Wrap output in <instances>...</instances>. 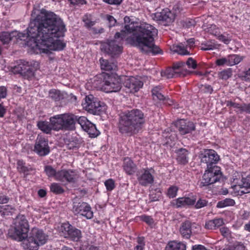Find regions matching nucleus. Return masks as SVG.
<instances>
[{
	"mask_svg": "<svg viewBox=\"0 0 250 250\" xmlns=\"http://www.w3.org/2000/svg\"><path fill=\"white\" fill-rule=\"evenodd\" d=\"M187 45L186 46L188 47H189V48H190L191 47H192L193 45V44H194V39H190L189 40H188L187 41Z\"/></svg>",
	"mask_w": 250,
	"mask_h": 250,
	"instance_id": "obj_61",
	"label": "nucleus"
},
{
	"mask_svg": "<svg viewBox=\"0 0 250 250\" xmlns=\"http://www.w3.org/2000/svg\"><path fill=\"white\" fill-rule=\"evenodd\" d=\"M175 126L182 135L189 133L195 128V125L192 122L184 119L177 121L175 122Z\"/></svg>",
	"mask_w": 250,
	"mask_h": 250,
	"instance_id": "obj_16",
	"label": "nucleus"
},
{
	"mask_svg": "<svg viewBox=\"0 0 250 250\" xmlns=\"http://www.w3.org/2000/svg\"><path fill=\"white\" fill-rule=\"evenodd\" d=\"M208 32L210 34L217 37L220 34V29L215 25H211L208 28Z\"/></svg>",
	"mask_w": 250,
	"mask_h": 250,
	"instance_id": "obj_45",
	"label": "nucleus"
},
{
	"mask_svg": "<svg viewBox=\"0 0 250 250\" xmlns=\"http://www.w3.org/2000/svg\"><path fill=\"white\" fill-rule=\"evenodd\" d=\"M96 98L92 95H89L85 97L84 101L82 103V105L85 110L91 112L92 109H94V104Z\"/></svg>",
	"mask_w": 250,
	"mask_h": 250,
	"instance_id": "obj_22",
	"label": "nucleus"
},
{
	"mask_svg": "<svg viewBox=\"0 0 250 250\" xmlns=\"http://www.w3.org/2000/svg\"><path fill=\"white\" fill-rule=\"evenodd\" d=\"M217 38L219 40L222 42L224 43L228 44L229 43L231 40V37L229 34H219L217 36Z\"/></svg>",
	"mask_w": 250,
	"mask_h": 250,
	"instance_id": "obj_44",
	"label": "nucleus"
},
{
	"mask_svg": "<svg viewBox=\"0 0 250 250\" xmlns=\"http://www.w3.org/2000/svg\"><path fill=\"white\" fill-rule=\"evenodd\" d=\"M171 50L181 55H188L190 54L189 51L188 49V47L186 46L185 47L182 44L173 45L171 47Z\"/></svg>",
	"mask_w": 250,
	"mask_h": 250,
	"instance_id": "obj_31",
	"label": "nucleus"
},
{
	"mask_svg": "<svg viewBox=\"0 0 250 250\" xmlns=\"http://www.w3.org/2000/svg\"><path fill=\"white\" fill-rule=\"evenodd\" d=\"M49 96L52 99L58 101L63 98V95L60 91L56 89H52L49 92Z\"/></svg>",
	"mask_w": 250,
	"mask_h": 250,
	"instance_id": "obj_35",
	"label": "nucleus"
},
{
	"mask_svg": "<svg viewBox=\"0 0 250 250\" xmlns=\"http://www.w3.org/2000/svg\"><path fill=\"white\" fill-rule=\"evenodd\" d=\"M207 203L208 202L206 200L200 199L197 201L195 205V207L197 208H200L207 206Z\"/></svg>",
	"mask_w": 250,
	"mask_h": 250,
	"instance_id": "obj_51",
	"label": "nucleus"
},
{
	"mask_svg": "<svg viewBox=\"0 0 250 250\" xmlns=\"http://www.w3.org/2000/svg\"><path fill=\"white\" fill-rule=\"evenodd\" d=\"M228 56L225 58H222L220 59H218L216 61V63L217 65H228Z\"/></svg>",
	"mask_w": 250,
	"mask_h": 250,
	"instance_id": "obj_50",
	"label": "nucleus"
},
{
	"mask_svg": "<svg viewBox=\"0 0 250 250\" xmlns=\"http://www.w3.org/2000/svg\"><path fill=\"white\" fill-rule=\"evenodd\" d=\"M123 167L125 171L128 175L133 174L137 169L136 165L128 157L124 159Z\"/></svg>",
	"mask_w": 250,
	"mask_h": 250,
	"instance_id": "obj_19",
	"label": "nucleus"
},
{
	"mask_svg": "<svg viewBox=\"0 0 250 250\" xmlns=\"http://www.w3.org/2000/svg\"><path fill=\"white\" fill-rule=\"evenodd\" d=\"M81 236V231L74 228L71 230L69 233V236L67 238L70 239L74 241H78L79 240Z\"/></svg>",
	"mask_w": 250,
	"mask_h": 250,
	"instance_id": "obj_36",
	"label": "nucleus"
},
{
	"mask_svg": "<svg viewBox=\"0 0 250 250\" xmlns=\"http://www.w3.org/2000/svg\"><path fill=\"white\" fill-rule=\"evenodd\" d=\"M219 160V156L217 153L212 149H207L205 151L204 154L202 158V161L207 164V167H213V164L217 163Z\"/></svg>",
	"mask_w": 250,
	"mask_h": 250,
	"instance_id": "obj_17",
	"label": "nucleus"
},
{
	"mask_svg": "<svg viewBox=\"0 0 250 250\" xmlns=\"http://www.w3.org/2000/svg\"><path fill=\"white\" fill-rule=\"evenodd\" d=\"M186 64L188 68L195 69L196 67L197 63L196 61L192 58H189L186 62Z\"/></svg>",
	"mask_w": 250,
	"mask_h": 250,
	"instance_id": "obj_49",
	"label": "nucleus"
},
{
	"mask_svg": "<svg viewBox=\"0 0 250 250\" xmlns=\"http://www.w3.org/2000/svg\"><path fill=\"white\" fill-rule=\"evenodd\" d=\"M234 200L230 198H226L218 202L216 207L218 208H223L229 206H233L235 205Z\"/></svg>",
	"mask_w": 250,
	"mask_h": 250,
	"instance_id": "obj_34",
	"label": "nucleus"
},
{
	"mask_svg": "<svg viewBox=\"0 0 250 250\" xmlns=\"http://www.w3.org/2000/svg\"><path fill=\"white\" fill-rule=\"evenodd\" d=\"M80 146V144L75 141H72L67 145V147L70 149H77Z\"/></svg>",
	"mask_w": 250,
	"mask_h": 250,
	"instance_id": "obj_53",
	"label": "nucleus"
},
{
	"mask_svg": "<svg viewBox=\"0 0 250 250\" xmlns=\"http://www.w3.org/2000/svg\"><path fill=\"white\" fill-rule=\"evenodd\" d=\"M17 168L20 172H24L27 170V168L24 166V163L22 160L18 161Z\"/></svg>",
	"mask_w": 250,
	"mask_h": 250,
	"instance_id": "obj_48",
	"label": "nucleus"
},
{
	"mask_svg": "<svg viewBox=\"0 0 250 250\" xmlns=\"http://www.w3.org/2000/svg\"><path fill=\"white\" fill-rule=\"evenodd\" d=\"M9 199L4 195H0V204H5L8 201Z\"/></svg>",
	"mask_w": 250,
	"mask_h": 250,
	"instance_id": "obj_62",
	"label": "nucleus"
},
{
	"mask_svg": "<svg viewBox=\"0 0 250 250\" xmlns=\"http://www.w3.org/2000/svg\"><path fill=\"white\" fill-rule=\"evenodd\" d=\"M50 190L52 192L56 194L62 193L63 192V189L61 185L58 183H52L50 186Z\"/></svg>",
	"mask_w": 250,
	"mask_h": 250,
	"instance_id": "obj_42",
	"label": "nucleus"
},
{
	"mask_svg": "<svg viewBox=\"0 0 250 250\" xmlns=\"http://www.w3.org/2000/svg\"><path fill=\"white\" fill-rule=\"evenodd\" d=\"M100 62L102 70L105 71L114 70L117 67V64L115 62L109 61L108 60L101 58L100 60Z\"/></svg>",
	"mask_w": 250,
	"mask_h": 250,
	"instance_id": "obj_21",
	"label": "nucleus"
},
{
	"mask_svg": "<svg viewBox=\"0 0 250 250\" xmlns=\"http://www.w3.org/2000/svg\"><path fill=\"white\" fill-rule=\"evenodd\" d=\"M73 211L75 214L83 216L88 219H91L93 216L90 206L84 202L75 204L73 207Z\"/></svg>",
	"mask_w": 250,
	"mask_h": 250,
	"instance_id": "obj_13",
	"label": "nucleus"
},
{
	"mask_svg": "<svg viewBox=\"0 0 250 250\" xmlns=\"http://www.w3.org/2000/svg\"><path fill=\"white\" fill-rule=\"evenodd\" d=\"M63 130H73L75 128L76 122H78L77 116L69 113L61 114Z\"/></svg>",
	"mask_w": 250,
	"mask_h": 250,
	"instance_id": "obj_15",
	"label": "nucleus"
},
{
	"mask_svg": "<svg viewBox=\"0 0 250 250\" xmlns=\"http://www.w3.org/2000/svg\"><path fill=\"white\" fill-rule=\"evenodd\" d=\"M216 48L217 44L213 41L205 42L202 43L201 46V48L203 50H213Z\"/></svg>",
	"mask_w": 250,
	"mask_h": 250,
	"instance_id": "obj_37",
	"label": "nucleus"
},
{
	"mask_svg": "<svg viewBox=\"0 0 250 250\" xmlns=\"http://www.w3.org/2000/svg\"><path fill=\"white\" fill-rule=\"evenodd\" d=\"M185 63L178 62L174 64L172 68H168L162 71L161 76L167 79L181 77L186 75L187 72L184 69Z\"/></svg>",
	"mask_w": 250,
	"mask_h": 250,
	"instance_id": "obj_7",
	"label": "nucleus"
},
{
	"mask_svg": "<svg viewBox=\"0 0 250 250\" xmlns=\"http://www.w3.org/2000/svg\"><path fill=\"white\" fill-rule=\"evenodd\" d=\"M232 75L231 71L230 69L224 70L218 73V77L222 80H226Z\"/></svg>",
	"mask_w": 250,
	"mask_h": 250,
	"instance_id": "obj_41",
	"label": "nucleus"
},
{
	"mask_svg": "<svg viewBox=\"0 0 250 250\" xmlns=\"http://www.w3.org/2000/svg\"><path fill=\"white\" fill-rule=\"evenodd\" d=\"M153 100L163 101L166 99L162 93V87L160 85L155 86L151 90Z\"/></svg>",
	"mask_w": 250,
	"mask_h": 250,
	"instance_id": "obj_29",
	"label": "nucleus"
},
{
	"mask_svg": "<svg viewBox=\"0 0 250 250\" xmlns=\"http://www.w3.org/2000/svg\"><path fill=\"white\" fill-rule=\"evenodd\" d=\"M49 121L52 124L53 130L59 131L63 130L61 114L57 115L50 117Z\"/></svg>",
	"mask_w": 250,
	"mask_h": 250,
	"instance_id": "obj_20",
	"label": "nucleus"
},
{
	"mask_svg": "<svg viewBox=\"0 0 250 250\" xmlns=\"http://www.w3.org/2000/svg\"><path fill=\"white\" fill-rule=\"evenodd\" d=\"M73 228V227L68 223H63L60 228V233L61 235L66 238L69 236V233Z\"/></svg>",
	"mask_w": 250,
	"mask_h": 250,
	"instance_id": "obj_32",
	"label": "nucleus"
},
{
	"mask_svg": "<svg viewBox=\"0 0 250 250\" xmlns=\"http://www.w3.org/2000/svg\"><path fill=\"white\" fill-rule=\"evenodd\" d=\"M154 171L152 168H143L138 172L137 174L139 183L143 186H147L154 182Z\"/></svg>",
	"mask_w": 250,
	"mask_h": 250,
	"instance_id": "obj_11",
	"label": "nucleus"
},
{
	"mask_svg": "<svg viewBox=\"0 0 250 250\" xmlns=\"http://www.w3.org/2000/svg\"><path fill=\"white\" fill-rule=\"evenodd\" d=\"M66 31L62 20L53 12L44 9L34 8L26 33L17 31L0 33V41L8 44L15 40L27 39V45L35 53L49 54L52 51H61L66 46L61 38Z\"/></svg>",
	"mask_w": 250,
	"mask_h": 250,
	"instance_id": "obj_1",
	"label": "nucleus"
},
{
	"mask_svg": "<svg viewBox=\"0 0 250 250\" xmlns=\"http://www.w3.org/2000/svg\"><path fill=\"white\" fill-rule=\"evenodd\" d=\"M178 188L176 186H171L167 189V196L171 198L176 196L178 191Z\"/></svg>",
	"mask_w": 250,
	"mask_h": 250,
	"instance_id": "obj_40",
	"label": "nucleus"
},
{
	"mask_svg": "<svg viewBox=\"0 0 250 250\" xmlns=\"http://www.w3.org/2000/svg\"><path fill=\"white\" fill-rule=\"evenodd\" d=\"M192 250H208L202 245H195L192 247Z\"/></svg>",
	"mask_w": 250,
	"mask_h": 250,
	"instance_id": "obj_60",
	"label": "nucleus"
},
{
	"mask_svg": "<svg viewBox=\"0 0 250 250\" xmlns=\"http://www.w3.org/2000/svg\"><path fill=\"white\" fill-rule=\"evenodd\" d=\"M238 186L241 188H244V193L250 192V174L243 175L241 181L238 183Z\"/></svg>",
	"mask_w": 250,
	"mask_h": 250,
	"instance_id": "obj_24",
	"label": "nucleus"
},
{
	"mask_svg": "<svg viewBox=\"0 0 250 250\" xmlns=\"http://www.w3.org/2000/svg\"><path fill=\"white\" fill-rule=\"evenodd\" d=\"M104 2L111 5H119L123 0H103Z\"/></svg>",
	"mask_w": 250,
	"mask_h": 250,
	"instance_id": "obj_56",
	"label": "nucleus"
},
{
	"mask_svg": "<svg viewBox=\"0 0 250 250\" xmlns=\"http://www.w3.org/2000/svg\"><path fill=\"white\" fill-rule=\"evenodd\" d=\"M78 123L83 130L88 133L89 137L95 138L100 134V132L96 128L95 125L88 121L86 117L84 116L79 117Z\"/></svg>",
	"mask_w": 250,
	"mask_h": 250,
	"instance_id": "obj_12",
	"label": "nucleus"
},
{
	"mask_svg": "<svg viewBox=\"0 0 250 250\" xmlns=\"http://www.w3.org/2000/svg\"><path fill=\"white\" fill-rule=\"evenodd\" d=\"M242 109L245 110V112L250 113V104H245Z\"/></svg>",
	"mask_w": 250,
	"mask_h": 250,
	"instance_id": "obj_64",
	"label": "nucleus"
},
{
	"mask_svg": "<svg viewBox=\"0 0 250 250\" xmlns=\"http://www.w3.org/2000/svg\"><path fill=\"white\" fill-rule=\"evenodd\" d=\"M29 229L26 217L22 215L17 217L14 229L9 231V235L15 240L22 241V246L27 250H38L39 247L45 244L48 236L42 230L33 228L27 235Z\"/></svg>",
	"mask_w": 250,
	"mask_h": 250,
	"instance_id": "obj_3",
	"label": "nucleus"
},
{
	"mask_svg": "<svg viewBox=\"0 0 250 250\" xmlns=\"http://www.w3.org/2000/svg\"><path fill=\"white\" fill-rule=\"evenodd\" d=\"M104 184L106 189L108 191L112 190L115 187V181L112 179L106 180Z\"/></svg>",
	"mask_w": 250,
	"mask_h": 250,
	"instance_id": "obj_46",
	"label": "nucleus"
},
{
	"mask_svg": "<svg viewBox=\"0 0 250 250\" xmlns=\"http://www.w3.org/2000/svg\"><path fill=\"white\" fill-rule=\"evenodd\" d=\"M186 245L181 242L176 241L169 242L166 248V250H186Z\"/></svg>",
	"mask_w": 250,
	"mask_h": 250,
	"instance_id": "obj_27",
	"label": "nucleus"
},
{
	"mask_svg": "<svg viewBox=\"0 0 250 250\" xmlns=\"http://www.w3.org/2000/svg\"><path fill=\"white\" fill-rule=\"evenodd\" d=\"M14 208L9 205H0V212L3 215L11 214L13 212Z\"/></svg>",
	"mask_w": 250,
	"mask_h": 250,
	"instance_id": "obj_38",
	"label": "nucleus"
},
{
	"mask_svg": "<svg viewBox=\"0 0 250 250\" xmlns=\"http://www.w3.org/2000/svg\"><path fill=\"white\" fill-rule=\"evenodd\" d=\"M142 220L146 222L147 224L149 225L152 224L153 223V220L151 217L148 216L146 215H142L140 217Z\"/></svg>",
	"mask_w": 250,
	"mask_h": 250,
	"instance_id": "obj_54",
	"label": "nucleus"
},
{
	"mask_svg": "<svg viewBox=\"0 0 250 250\" xmlns=\"http://www.w3.org/2000/svg\"><path fill=\"white\" fill-rule=\"evenodd\" d=\"M7 95V89L4 86L0 87V99L4 98Z\"/></svg>",
	"mask_w": 250,
	"mask_h": 250,
	"instance_id": "obj_57",
	"label": "nucleus"
},
{
	"mask_svg": "<svg viewBox=\"0 0 250 250\" xmlns=\"http://www.w3.org/2000/svg\"><path fill=\"white\" fill-rule=\"evenodd\" d=\"M124 28L115 34L114 40L102 44V50L112 56L119 55L122 51L121 42L125 41L145 53L153 55L161 53V49L154 44V38L158 31L153 26L146 22L137 25L127 16L124 18Z\"/></svg>",
	"mask_w": 250,
	"mask_h": 250,
	"instance_id": "obj_2",
	"label": "nucleus"
},
{
	"mask_svg": "<svg viewBox=\"0 0 250 250\" xmlns=\"http://www.w3.org/2000/svg\"><path fill=\"white\" fill-rule=\"evenodd\" d=\"M44 171L46 174L49 177H54L55 180H56V175L58 174V171H56V170L51 166H46L44 168Z\"/></svg>",
	"mask_w": 250,
	"mask_h": 250,
	"instance_id": "obj_39",
	"label": "nucleus"
},
{
	"mask_svg": "<svg viewBox=\"0 0 250 250\" xmlns=\"http://www.w3.org/2000/svg\"><path fill=\"white\" fill-rule=\"evenodd\" d=\"M145 120L143 113L139 109H133L120 115L119 130L123 134L130 136L141 128Z\"/></svg>",
	"mask_w": 250,
	"mask_h": 250,
	"instance_id": "obj_4",
	"label": "nucleus"
},
{
	"mask_svg": "<svg viewBox=\"0 0 250 250\" xmlns=\"http://www.w3.org/2000/svg\"><path fill=\"white\" fill-rule=\"evenodd\" d=\"M180 231L183 237L187 238H189L191 233V223L189 221H186L182 223Z\"/></svg>",
	"mask_w": 250,
	"mask_h": 250,
	"instance_id": "obj_28",
	"label": "nucleus"
},
{
	"mask_svg": "<svg viewBox=\"0 0 250 250\" xmlns=\"http://www.w3.org/2000/svg\"><path fill=\"white\" fill-rule=\"evenodd\" d=\"M196 198L194 196L178 198L171 202L172 206L177 208H185L193 205L196 202Z\"/></svg>",
	"mask_w": 250,
	"mask_h": 250,
	"instance_id": "obj_18",
	"label": "nucleus"
},
{
	"mask_svg": "<svg viewBox=\"0 0 250 250\" xmlns=\"http://www.w3.org/2000/svg\"><path fill=\"white\" fill-rule=\"evenodd\" d=\"M73 4H83L85 3L84 0H68Z\"/></svg>",
	"mask_w": 250,
	"mask_h": 250,
	"instance_id": "obj_59",
	"label": "nucleus"
},
{
	"mask_svg": "<svg viewBox=\"0 0 250 250\" xmlns=\"http://www.w3.org/2000/svg\"><path fill=\"white\" fill-rule=\"evenodd\" d=\"M174 11L172 12L168 9L166 8L160 12H157L154 14V19L157 21L165 22L166 24L172 22L176 14L180 12V9L175 6L173 7Z\"/></svg>",
	"mask_w": 250,
	"mask_h": 250,
	"instance_id": "obj_8",
	"label": "nucleus"
},
{
	"mask_svg": "<svg viewBox=\"0 0 250 250\" xmlns=\"http://www.w3.org/2000/svg\"><path fill=\"white\" fill-rule=\"evenodd\" d=\"M220 175L219 167L216 166L213 167L208 166V169L205 171L203 176L200 186H206L216 182L219 180Z\"/></svg>",
	"mask_w": 250,
	"mask_h": 250,
	"instance_id": "obj_6",
	"label": "nucleus"
},
{
	"mask_svg": "<svg viewBox=\"0 0 250 250\" xmlns=\"http://www.w3.org/2000/svg\"><path fill=\"white\" fill-rule=\"evenodd\" d=\"M79 178V175L75 171L68 169H62L58 171L56 180L62 182L74 183Z\"/></svg>",
	"mask_w": 250,
	"mask_h": 250,
	"instance_id": "obj_14",
	"label": "nucleus"
},
{
	"mask_svg": "<svg viewBox=\"0 0 250 250\" xmlns=\"http://www.w3.org/2000/svg\"><path fill=\"white\" fill-rule=\"evenodd\" d=\"M223 220L221 218L209 220L205 223V227L207 229H213L219 227L224 224Z\"/></svg>",
	"mask_w": 250,
	"mask_h": 250,
	"instance_id": "obj_26",
	"label": "nucleus"
},
{
	"mask_svg": "<svg viewBox=\"0 0 250 250\" xmlns=\"http://www.w3.org/2000/svg\"><path fill=\"white\" fill-rule=\"evenodd\" d=\"M38 128L46 134H49L53 130L52 124L46 121H40L37 125Z\"/></svg>",
	"mask_w": 250,
	"mask_h": 250,
	"instance_id": "obj_25",
	"label": "nucleus"
},
{
	"mask_svg": "<svg viewBox=\"0 0 250 250\" xmlns=\"http://www.w3.org/2000/svg\"><path fill=\"white\" fill-rule=\"evenodd\" d=\"M122 77L105 74L101 89L105 92H116L121 88Z\"/></svg>",
	"mask_w": 250,
	"mask_h": 250,
	"instance_id": "obj_5",
	"label": "nucleus"
},
{
	"mask_svg": "<svg viewBox=\"0 0 250 250\" xmlns=\"http://www.w3.org/2000/svg\"><path fill=\"white\" fill-rule=\"evenodd\" d=\"M83 21L87 28H90L95 24V21H92L91 16L90 15H85L83 18Z\"/></svg>",
	"mask_w": 250,
	"mask_h": 250,
	"instance_id": "obj_43",
	"label": "nucleus"
},
{
	"mask_svg": "<svg viewBox=\"0 0 250 250\" xmlns=\"http://www.w3.org/2000/svg\"><path fill=\"white\" fill-rule=\"evenodd\" d=\"M177 161L182 164H185L188 162V151L184 148H181L177 152Z\"/></svg>",
	"mask_w": 250,
	"mask_h": 250,
	"instance_id": "obj_30",
	"label": "nucleus"
},
{
	"mask_svg": "<svg viewBox=\"0 0 250 250\" xmlns=\"http://www.w3.org/2000/svg\"><path fill=\"white\" fill-rule=\"evenodd\" d=\"M230 250H245V247L243 245H238Z\"/></svg>",
	"mask_w": 250,
	"mask_h": 250,
	"instance_id": "obj_63",
	"label": "nucleus"
},
{
	"mask_svg": "<svg viewBox=\"0 0 250 250\" xmlns=\"http://www.w3.org/2000/svg\"><path fill=\"white\" fill-rule=\"evenodd\" d=\"M34 151L39 156H44L50 152V147L47 139L39 135L36 139Z\"/></svg>",
	"mask_w": 250,
	"mask_h": 250,
	"instance_id": "obj_10",
	"label": "nucleus"
},
{
	"mask_svg": "<svg viewBox=\"0 0 250 250\" xmlns=\"http://www.w3.org/2000/svg\"><path fill=\"white\" fill-rule=\"evenodd\" d=\"M228 66H232L239 63L242 60L243 58L238 55L232 54L228 56Z\"/></svg>",
	"mask_w": 250,
	"mask_h": 250,
	"instance_id": "obj_33",
	"label": "nucleus"
},
{
	"mask_svg": "<svg viewBox=\"0 0 250 250\" xmlns=\"http://www.w3.org/2000/svg\"><path fill=\"white\" fill-rule=\"evenodd\" d=\"M107 20L108 21L109 27L114 26L116 23V19L112 16H107Z\"/></svg>",
	"mask_w": 250,
	"mask_h": 250,
	"instance_id": "obj_55",
	"label": "nucleus"
},
{
	"mask_svg": "<svg viewBox=\"0 0 250 250\" xmlns=\"http://www.w3.org/2000/svg\"><path fill=\"white\" fill-rule=\"evenodd\" d=\"M95 101L94 109H92L91 112L95 114H100L105 112L107 107L105 104L96 98Z\"/></svg>",
	"mask_w": 250,
	"mask_h": 250,
	"instance_id": "obj_23",
	"label": "nucleus"
},
{
	"mask_svg": "<svg viewBox=\"0 0 250 250\" xmlns=\"http://www.w3.org/2000/svg\"><path fill=\"white\" fill-rule=\"evenodd\" d=\"M220 231L222 234L225 237H228L230 234L229 229L226 227L221 228L220 229Z\"/></svg>",
	"mask_w": 250,
	"mask_h": 250,
	"instance_id": "obj_58",
	"label": "nucleus"
},
{
	"mask_svg": "<svg viewBox=\"0 0 250 250\" xmlns=\"http://www.w3.org/2000/svg\"><path fill=\"white\" fill-rule=\"evenodd\" d=\"M122 82L126 88L127 92L134 93L138 91L143 85V82L138 78L122 76Z\"/></svg>",
	"mask_w": 250,
	"mask_h": 250,
	"instance_id": "obj_9",
	"label": "nucleus"
},
{
	"mask_svg": "<svg viewBox=\"0 0 250 250\" xmlns=\"http://www.w3.org/2000/svg\"><path fill=\"white\" fill-rule=\"evenodd\" d=\"M80 250H99V249L95 246L83 245L80 248Z\"/></svg>",
	"mask_w": 250,
	"mask_h": 250,
	"instance_id": "obj_52",
	"label": "nucleus"
},
{
	"mask_svg": "<svg viewBox=\"0 0 250 250\" xmlns=\"http://www.w3.org/2000/svg\"><path fill=\"white\" fill-rule=\"evenodd\" d=\"M138 245L136 246V250H143L145 246L144 238L138 237L137 238Z\"/></svg>",
	"mask_w": 250,
	"mask_h": 250,
	"instance_id": "obj_47",
	"label": "nucleus"
}]
</instances>
